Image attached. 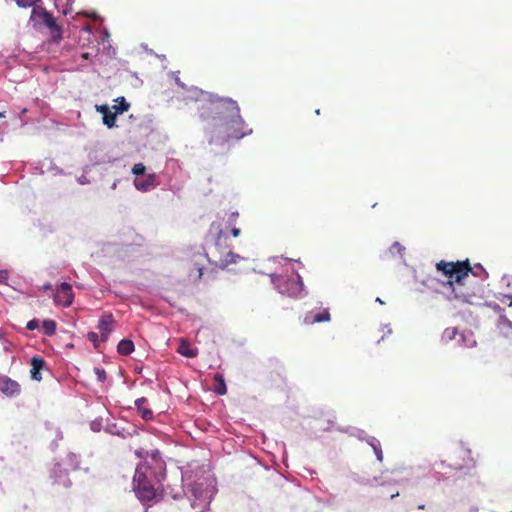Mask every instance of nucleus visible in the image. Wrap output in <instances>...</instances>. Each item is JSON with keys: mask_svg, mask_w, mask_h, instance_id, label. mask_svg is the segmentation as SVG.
Wrapping results in <instances>:
<instances>
[{"mask_svg": "<svg viewBox=\"0 0 512 512\" xmlns=\"http://www.w3.org/2000/svg\"><path fill=\"white\" fill-rule=\"evenodd\" d=\"M42 328L45 335L52 336L56 331V323L53 320H44Z\"/></svg>", "mask_w": 512, "mask_h": 512, "instance_id": "412c9836", "label": "nucleus"}, {"mask_svg": "<svg viewBox=\"0 0 512 512\" xmlns=\"http://www.w3.org/2000/svg\"><path fill=\"white\" fill-rule=\"evenodd\" d=\"M39 326V323H38V320L36 319H33V320H30L27 325H26V328L30 331H33L35 329H37Z\"/></svg>", "mask_w": 512, "mask_h": 512, "instance_id": "c756f323", "label": "nucleus"}, {"mask_svg": "<svg viewBox=\"0 0 512 512\" xmlns=\"http://www.w3.org/2000/svg\"><path fill=\"white\" fill-rule=\"evenodd\" d=\"M117 351L120 355L127 356L134 351V343L129 339H122L117 346Z\"/></svg>", "mask_w": 512, "mask_h": 512, "instance_id": "f3484780", "label": "nucleus"}, {"mask_svg": "<svg viewBox=\"0 0 512 512\" xmlns=\"http://www.w3.org/2000/svg\"><path fill=\"white\" fill-rule=\"evenodd\" d=\"M147 402V399L145 397H141L135 400V406L137 407L141 417L144 420H150L153 417V412L144 407V404Z\"/></svg>", "mask_w": 512, "mask_h": 512, "instance_id": "dca6fc26", "label": "nucleus"}, {"mask_svg": "<svg viewBox=\"0 0 512 512\" xmlns=\"http://www.w3.org/2000/svg\"><path fill=\"white\" fill-rule=\"evenodd\" d=\"M437 272L441 273L444 281H439L443 287L450 290L449 300H457L462 303H472L474 297L480 291V285L471 282V277H477L481 281L488 278V273L479 264L473 268L469 259L458 261L441 260L435 265Z\"/></svg>", "mask_w": 512, "mask_h": 512, "instance_id": "f03ea898", "label": "nucleus"}, {"mask_svg": "<svg viewBox=\"0 0 512 512\" xmlns=\"http://www.w3.org/2000/svg\"><path fill=\"white\" fill-rule=\"evenodd\" d=\"M207 255L205 253H196L194 255V262H195V266L197 267V271H198V278L200 279L203 275V270H204V266H203V260L204 259H207Z\"/></svg>", "mask_w": 512, "mask_h": 512, "instance_id": "6ab92c4d", "label": "nucleus"}, {"mask_svg": "<svg viewBox=\"0 0 512 512\" xmlns=\"http://www.w3.org/2000/svg\"><path fill=\"white\" fill-rule=\"evenodd\" d=\"M97 111H99L100 113H102V115L104 116L105 113H108L110 111L109 107L106 106V105H101V106H97Z\"/></svg>", "mask_w": 512, "mask_h": 512, "instance_id": "2f4dec72", "label": "nucleus"}, {"mask_svg": "<svg viewBox=\"0 0 512 512\" xmlns=\"http://www.w3.org/2000/svg\"><path fill=\"white\" fill-rule=\"evenodd\" d=\"M88 56H89V54H88V53H83V54H82V58H84V59H88Z\"/></svg>", "mask_w": 512, "mask_h": 512, "instance_id": "f704fd0d", "label": "nucleus"}, {"mask_svg": "<svg viewBox=\"0 0 512 512\" xmlns=\"http://www.w3.org/2000/svg\"><path fill=\"white\" fill-rule=\"evenodd\" d=\"M238 217H239V213H238V211H233V212H231V213L229 214V216H228L227 223H228L229 225H233V224L236 222V220H237V218H238Z\"/></svg>", "mask_w": 512, "mask_h": 512, "instance_id": "c85d7f7f", "label": "nucleus"}, {"mask_svg": "<svg viewBox=\"0 0 512 512\" xmlns=\"http://www.w3.org/2000/svg\"><path fill=\"white\" fill-rule=\"evenodd\" d=\"M199 102V117L210 124L211 131L223 133L227 139H241L252 132L241 117L235 100L205 94Z\"/></svg>", "mask_w": 512, "mask_h": 512, "instance_id": "f257e3e1", "label": "nucleus"}, {"mask_svg": "<svg viewBox=\"0 0 512 512\" xmlns=\"http://www.w3.org/2000/svg\"><path fill=\"white\" fill-rule=\"evenodd\" d=\"M118 113L115 112H111L109 111L108 113H105L104 117H103V123L108 127V128H113L115 125H116V115Z\"/></svg>", "mask_w": 512, "mask_h": 512, "instance_id": "4be33fe9", "label": "nucleus"}, {"mask_svg": "<svg viewBox=\"0 0 512 512\" xmlns=\"http://www.w3.org/2000/svg\"><path fill=\"white\" fill-rule=\"evenodd\" d=\"M73 299L72 286L67 282L61 283L54 294L55 304L68 307L73 303Z\"/></svg>", "mask_w": 512, "mask_h": 512, "instance_id": "0eeeda50", "label": "nucleus"}, {"mask_svg": "<svg viewBox=\"0 0 512 512\" xmlns=\"http://www.w3.org/2000/svg\"><path fill=\"white\" fill-rule=\"evenodd\" d=\"M94 373L99 381L104 382L106 380V372L104 369L96 367L94 368Z\"/></svg>", "mask_w": 512, "mask_h": 512, "instance_id": "b1692460", "label": "nucleus"}, {"mask_svg": "<svg viewBox=\"0 0 512 512\" xmlns=\"http://www.w3.org/2000/svg\"><path fill=\"white\" fill-rule=\"evenodd\" d=\"M214 380L216 382V386H215L214 391L218 395H224L227 392V388H226V384H225V380H224L223 375L220 374V373H216L214 375Z\"/></svg>", "mask_w": 512, "mask_h": 512, "instance_id": "a211bd4d", "label": "nucleus"}, {"mask_svg": "<svg viewBox=\"0 0 512 512\" xmlns=\"http://www.w3.org/2000/svg\"><path fill=\"white\" fill-rule=\"evenodd\" d=\"M371 446L375 452V455L378 459V461L382 462L383 461V452H382V449L379 445H376L374 443H371Z\"/></svg>", "mask_w": 512, "mask_h": 512, "instance_id": "393cba45", "label": "nucleus"}, {"mask_svg": "<svg viewBox=\"0 0 512 512\" xmlns=\"http://www.w3.org/2000/svg\"><path fill=\"white\" fill-rule=\"evenodd\" d=\"M51 288H52V285H51V284H49V283H48V284H45V285L43 286V289H44V290H49V289H51Z\"/></svg>", "mask_w": 512, "mask_h": 512, "instance_id": "72a5a7b5", "label": "nucleus"}, {"mask_svg": "<svg viewBox=\"0 0 512 512\" xmlns=\"http://www.w3.org/2000/svg\"><path fill=\"white\" fill-rule=\"evenodd\" d=\"M376 301H377V302H379V303H381V304H383V303H384V302H383L379 297H378V298H376Z\"/></svg>", "mask_w": 512, "mask_h": 512, "instance_id": "4c0bfd02", "label": "nucleus"}, {"mask_svg": "<svg viewBox=\"0 0 512 512\" xmlns=\"http://www.w3.org/2000/svg\"><path fill=\"white\" fill-rule=\"evenodd\" d=\"M177 351L181 355L188 357V358H193V357L197 356V350L192 348L190 343L185 339L180 340Z\"/></svg>", "mask_w": 512, "mask_h": 512, "instance_id": "2eb2a0df", "label": "nucleus"}, {"mask_svg": "<svg viewBox=\"0 0 512 512\" xmlns=\"http://www.w3.org/2000/svg\"><path fill=\"white\" fill-rule=\"evenodd\" d=\"M242 259L240 255L233 253L232 251L226 252L224 255H220L218 259L214 260L213 263L221 268L225 269L230 264L237 263L238 260Z\"/></svg>", "mask_w": 512, "mask_h": 512, "instance_id": "f8f14e48", "label": "nucleus"}, {"mask_svg": "<svg viewBox=\"0 0 512 512\" xmlns=\"http://www.w3.org/2000/svg\"><path fill=\"white\" fill-rule=\"evenodd\" d=\"M190 491L193 496V501L191 503L193 508L202 506L203 508L209 509L212 499L211 489L204 486L202 483H193L190 485Z\"/></svg>", "mask_w": 512, "mask_h": 512, "instance_id": "423d86ee", "label": "nucleus"}, {"mask_svg": "<svg viewBox=\"0 0 512 512\" xmlns=\"http://www.w3.org/2000/svg\"><path fill=\"white\" fill-rule=\"evenodd\" d=\"M271 280L278 292L283 295H287L292 298H297L302 295L303 282L298 274H293L291 276L272 275Z\"/></svg>", "mask_w": 512, "mask_h": 512, "instance_id": "39448f33", "label": "nucleus"}, {"mask_svg": "<svg viewBox=\"0 0 512 512\" xmlns=\"http://www.w3.org/2000/svg\"><path fill=\"white\" fill-rule=\"evenodd\" d=\"M114 323V317L112 314H104L98 322L97 328L100 331L102 341L108 339L109 334L112 332V325Z\"/></svg>", "mask_w": 512, "mask_h": 512, "instance_id": "9d476101", "label": "nucleus"}, {"mask_svg": "<svg viewBox=\"0 0 512 512\" xmlns=\"http://www.w3.org/2000/svg\"><path fill=\"white\" fill-rule=\"evenodd\" d=\"M45 367V361L40 356H34L31 359V378L36 381H41V370Z\"/></svg>", "mask_w": 512, "mask_h": 512, "instance_id": "ddd939ff", "label": "nucleus"}, {"mask_svg": "<svg viewBox=\"0 0 512 512\" xmlns=\"http://www.w3.org/2000/svg\"><path fill=\"white\" fill-rule=\"evenodd\" d=\"M0 391L7 397H14L20 394V384L8 376H0Z\"/></svg>", "mask_w": 512, "mask_h": 512, "instance_id": "1a4fd4ad", "label": "nucleus"}, {"mask_svg": "<svg viewBox=\"0 0 512 512\" xmlns=\"http://www.w3.org/2000/svg\"><path fill=\"white\" fill-rule=\"evenodd\" d=\"M499 301L502 304H507L508 306H512V295L503 294V295H501V297H499Z\"/></svg>", "mask_w": 512, "mask_h": 512, "instance_id": "bb28decb", "label": "nucleus"}, {"mask_svg": "<svg viewBox=\"0 0 512 512\" xmlns=\"http://www.w3.org/2000/svg\"><path fill=\"white\" fill-rule=\"evenodd\" d=\"M241 231L239 228L237 227H232L231 228V234L233 237H238L240 235Z\"/></svg>", "mask_w": 512, "mask_h": 512, "instance_id": "473e14b6", "label": "nucleus"}, {"mask_svg": "<svg viewBox=\"0 0 512 512\" xmlns=\"http://www.w3.org/2000/svg\"><path fill=\"white\" fill-rule=\"evenodd\" d=\"M17 5L22 8H28L34 4V0H17Z\"/></svg>", "mask_w": 512, "mask_h": 512, "instance_id": "cd10ccee", "label": "nucleus"}, {"mask_svg": "<svg viewBox=\"0 0 512 512\" xmlns=\"http://www.w3.org/2000/svg\"><path fill=\"white\" fill-rule=\"evenodd\" d=\"M30 19L35 24L45 26L49 30L53 42L59 43L62 40V27L57 23L53 14L47 11L45 8H33Z\"/></svg>", "mask_w": 512, "mask_h": 512, "instance_id": "20e7f679", "label": "nucleus"}, {"mask_svg": "<svg viewBox=\"0 0 512 512\" xmlns=\"http://www.w3.org/2000/svg\"><path fill=\"white\" fill-rule=\"evenodd\" d=\"M87 337H88V339H89L91 342H93V343H94V345L96 346V343H97V341H98V334H97V333H95V332H89V333L87 334Z\"/></svg>", "mask_w": 512, "mask_h": 512, "instance_id": "7c9ffc66", "label": "nucleus"}, {"mask_svg": "<svg viewBox=\"0 0 512 512\" xmlns=\"http://www.w3.org/2000/svg\"><path fill=\"white\" fill-rule=\"evenodd\" d=\"M493 308H494L495 310H496V309H500L499 305H497V304H495V305L493 306Z\"/></svg>", "mask_w": 512, "mask_h": 512, "instance_id": "58836bf2", "label": "nucleus"}, {"mask_svg": "<svg viewBox=\"0 0 512 512\" xmlns=\"http://www.w3.org/2000/svg\"><path fill=\"white\" fill-rule=\"evenodd\" d=\"M418 509H420V510H424V509H425V505H424V504L419 505V506H418Z\"/></svg>", "mask_w": 512, "mask_h": 512, "instance_id": "c9c22d12", "label": "nucleus"}, {"mask_svg": "<svg viewBox=\"0 0 512 512\" xmlns=\"http://www.w3.org/2000/svg\"><path fill=\"white\" fill-rule=\"evenodd\" d=\"M5 117V111H0V118Z\"/></svg>", "mask_w": 512, "mask_h": 512, "instance_id": "e433bc0d", "label": "nucleus"}, {"mask_svg": "<svg viewBox=\"0 0 512 512\" xmlns=\"http://www.w3.org/2000/svg\"><path fill=\"white\" fill-rule=\"evenodd\" d=\"M115 101L118 102V105L113 106L116 113L122 114L129 110L130 104L125 100L124 97H119Z\"/></svg>", "mask_w": 512, "mask_h": 512, "instance_id": "aec40b11", "label": "nucleus"}, {"mask_svg": "<svg viewBox=\"0 0 512 512\" xmlns=\"http://www.w3.org/2000/svg\"><path fill=\"white\" fill-rule=\"evenodd\" d=\"M150 468L145 464L136 467L133 477V490L136 497L143 504H148L161 498V492L158 491L148 478Z\"/></svg>", "mask_w": 512, "mask_h": 512, "instance_id": "7ed1b4c3", "label": "nucleus"}, {"mask_svg": "<svg viewBox=\"0 0 512 512\" xmlns=\"http://www.w3.org/2000/svg\"><path fill=\"white\" fill-rule=\"evenodd\" d=\"M134 185H135L137 190L146 192V191H148L151 188H154L156 186L155 175L154 174H149L143 180L136 179L134 181Z\"/></svg>", "mask_w": 512, "mask_h": 512, "instance_id": "4468645a", "label": "nucleus"}, {"mask_svg": "<svg viewBox=\"0 0 512 512\" xmlns=\"http://www.w3.org/2000/svg\"><path fill=\"white\" fill-rule=\"evenodd\" d=\"M222 242H224L225 247H227V237L224 235L222 231H219L216 239V247H220L222 245Z\"/></svg>", "mask_w": 512, "mask_h": 512, "instance_id": "a878e982", "label": "nucleus"}, {"mask_svg": "<svg viewBox=\"0 0 512 512\" xmlns=\"http://www.w3.org/2000/svg\"><path fill=\"white\" fill-rule=\"evenodd\" d=\"M331 320V315L328 309H323L318 313L309 312L305 315L303 319V323L306 325H312L320 322H329Z\"/></svg>", "mask_w": 512, "mask_h": 512, "instance_id": "9b49d317", "label": "nucleus"}, {"mask_svg": "<svg viewBox=\"0 0 512 512\" xmlns=\"http://www.w3.org/2000/svg\"><path fill=\"white\" fill-rule=\"evenodd\" d=\"M442 340L444 342L456 341V345L460 347H471L475 344L474 340L467 341V337L463 333H459L455 327L446 328L442 333Z\"/></svg>", "mask_w": 512, "mask_h": 512, "instance_id": "6e6552de", "label": "nucleus"}, {"mask_svg": "<svg viewBox=\"0 0 512 512\" xmlns=\"http://www.w3.org/2000/svg\"><path fill=\"white\" fill-rule=\"evenodd\" d=\"M145 166L142 163H137L132 168V173L136 176L145 174Z\"/></svg>", "mask_w": 512, "mask_h": 512, "instance_id": "5701e85b", "label": "nucleus"}]
</instances>
